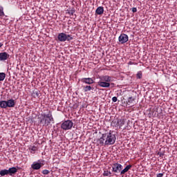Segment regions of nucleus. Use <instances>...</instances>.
<instances>
[{
    "label": "nucleus",
    "instance_id": "nucleus-1",
    "mask_svg": "<svg viewBox=\"0 0 177 177\" xmlns=\"http://www.w3.org/2000/svg\"><path fill=\"white\" fill-rule=\"evenodd\" d=\"M111 81H113L111 80V77L109 75L101 76L97 82V85L101 88H110V82Z\"/></svg>",
    "mask_w": 177,
    "mask_h": 177
},
{
    "label": "nucleus",
    "instance_id": "nucleus-2",
    "mask_svg": "<svg viewBox=\"0 0 177 177\" xmlns=\"http://www.w3.org/2000/svg\"><path fill=\"white\" fill-rule=\"evenodd\" d=\"M103 138H105L104 145H114L115 140H117L115 135L113 133V131L103 133Z\"/></svg>",
    "mask_w": 177,
    "mask_h": 177
},
{
    "label": "nucleus",
    "instance_id": "nucleus-3",
    "mask_svg": "<svg viewBox=\"0 0 177 177\" xmlns=\"http://www.w3.org/2000/svg\"><path fill=\"white\" fill-rule=\"evenodd\" d=\"M41 117L42 118L40 122H44V125H46V127L50 124V121H53V117L52 116V112L50 111H48V114H41Z\"/></svg>",
    "mask_w": 177,
    "mask_h": 177
},
{
    "label": "nucleus",
    "instance_id": "nucleus-4",
    "mask_svg": "<svg viewBox=\"0 0 177 177\" xmlns=\"http://www.w3.org/2000/svg\"><path fill=\"white\" fill-rule=\"evenodd\" d=\"M17 173V168L15 167H10L8 169H4L0 171V176H5V175H10V176H13Z\"/></svg>",
    "mask_w": 177,
    "mask_h": 177
},
{
    "label": "nucleus",
    "instance_id": "nucleus-5",
    "mask_svg": "<svg viewBox=\"0 0 177 177\" xmlns=\"http://www.w3.org/2000/svg\"><path fill=\"white\" fill-rule=\"evenodd\" d=\"M57 39L59 42H66V41H68L73 40V35L61 32L58 34Z\"/></svg>",
    "mask_w": 177,
    "mask_h": 177
},
{
    "label": "nucleus",
    "instance_id": "nucleus-6",
    "mask_svg": "<svg viewBox=\"0 0 177 177\" xmlns=\"http://www.w3.org/2000/svg\"><path fill=\"white\" fill-rule=\"evenodd\" d=\"M74 125V123L71 120H65L61 124L62 129L64 131H68V129H71Z\"/></svg>",
    "mask_w": 177,
    "mask_h": 177
},
{
    "label": "nucleus",
    "instance_id": "nucleus-7",
    "mask_svg": "<svg viewBox=\"0 0 177 177\" xmlns=\"http://www.w3.org/2000/svg\"><path fill=\"white\" fill-rule=\"evenodd\" d=\"M129 39V37L127 36V34H124V33H122L118 37V41L120 44H127Z\"/></svg>",
    "mask_w": 177,
    "mask_h": 177
},
{
    "label": "nucleus",
    "instance_id": "nucleus-8",
    "mask_svg": "<svg viewBox=\"0 0 177 177\" xmlns=\"http://www.w3.org/2000/svg\"><path fill=\"white\" fill-rule=\"evenodd\" d=\"M81 82L83 84H86L87 85H92L95 83V81L91 77H83L80 80Z\"/></svg>",
    "mask_w": 177,
    "mask_h": 177
},
{
    "label": "nucleus",
    "instance_id": "nucleus-9",
    "mask_svg": "<svg viewBox=\"0 0 177 177\" xmlns=\"http://www.w3.org/2000/svg\"><path fill=\"white\" fill-rule=\"evenodd\" d=\"M112 169L113 172H121L122 170V166L120 163H115L112 166Z\"/></svg>",
    "mask_w": 177,
    "mask_h": 177
},
{
    "label": "nucleus",
    "instance_id": "nucleus-10",
    "mask_svg": "<svg viewBox=\"0 0 177 177\" xmlns=\"http://www.w3.org/2000/svg\"><path fill=\"white\" fill-rule=\"evenodd\" d=\"M10 55L6 52L0 53V62H6Z\"/></svg>",
    "mask_w": 177,
    "mask_h": 177
},
{
    "label": "nucleus",
    "instance_id": "nucleus-11",
    "mask_svg": "<svg viewBox=\"0 0 177 177\" xmlns=\"http://www.w3.org/2000/svg\"><path fill=\"white\" fill-rule=\"evenodd\" d=\"M44 167V164L41 162H33V164L31 165V168L35 170L41 169Z\"/></svg>",
    "mask_w": 177,
    "mask_h": 177
},
{
    "label": "nucleus",
    "instance_id": "nucleus-12",
    "mask_svg": "<svg viewBox=\"0 0 177 177\" xmlns=\"http://www.w3.org/2000/svg\"><path fill=\"white\" fill-rule=\"evenodd\" d=\"M15 104L16 103L15 102V100L11 99V100H7V107H9V108L15 107Z\"/></svg>",
    "mask_w": 177,
    "mask_h": 177
},
{
    "label": "nucleus",
    "instance_id": "nucleus-13",
    "mask_svg": "<svg viewBox=\"0 0 177 177\" xmlns=\"http://www.w3.org/2000/svg\"><path fill=\"white\" fill-rule=\"evenodd\" d=\"M103 13H104V8L100 6L98 7L96 10H95V15H103Z\"/></svg>",
    "mask_w": 177,
    "mask_h": 177
},
{
    "label": "nucleus",
    "instance_id": "nucleus-14",
    "mask_svg": "<svg viewBox=\"0 0 177 177\" xmlns=\"http://www.w3.org/2000/svg\"><path fill=\"white\" fill-rule=\"evenodd\" d=\"M132 168V166L131 165H127L123 170L120 171V175H124L126 174V172H128L129 169Z\"/></svg>",
    "mask_w": 177,
    "mask_h": 177
},
{
    "label": "nucleus",
    "instance_id": "nucleus-15",
    "mask_svg": "<svg viewBox=\"0 0 177 177\" xmlns=\"http://www.w3.org/2000/svg\"><path fill=\"white\" fill-rule=\"evenodd\" d=\"M84 92H89V91H93L95 89L93 87L87 85V86H82Z\"/></svg>",
    "mask_w": 177,
    "mask_h": 177
},
{
    "label": "nucleus",
    "instance_id": "nucleus-16",
    "mask_svg": "<svg viewBox=\"0 0 177 177\" xmlns=\"http://www.w3.org/2000/svg\"><path fill=\"white\" fill-rule=\"evenodd\" d=\"M1 109H6L8 107L7 101L3 100L0 102Z\"/></svg>",
    "mask_w": 177,
    "mask_h": 177
},
{
    "label": "nucleus",
    "instance_id": "nucleus-17",
    "mask_svg": "<svg viewBox=\"0 0 177 177\" xmlns=\"http://www.w3.org/2000/svg\"><path fill=\"white\" fill-rule=\"evenodd\" d=\"M127 121L126 119H120L118 120V125L120 127H123L125 124V122Z\"/></svg>",
    "mask_w": 177,
    "mask_h": 177
},
{
    "label": "nucleus",
    "instance_id": "nucleus-18",
    "mask_svg": "<svg viewBox=\"0 0 177 177\" xmlns=\"http://www.w3.org/2000/svg\"><path fill=\"white\" fill-rule=\"evenodd\" d=\"M106 140V138L103 137V134L102 135V138H100L98 140L99 144L101 145V146H103L104 145V141Z\"/></svg>",
    "mask_w": 177,
    "mask_h": 177
},
{
    "label": "nucleus",
    "instance_id": "nucleus-19",
    "mask_svg": "<svg viewBox=\"0 0 177 177\" xmlns=\"http://www.w3.org/2000/svg\"><path fill=\"white\" fill-rule=\"evenodd\" d=\"M5 17V12H3V7L0 6V18Z\"/></svg>",
    "mask_w": 177,
    "mask_h": 177
},
{
    "label": "nucleus",
    "instance_id": "nucleus-20",
    "mask_svg": "<svg viewBox=\"0 0 177 177\" xmlns=\"http://www.w3.org/2000/svg\"><path fill=\"white\" fill-rule=\"evenodd\" d=\"M6 78V74L5 73H0V82L3 81Z\"/></svg>",
    "mask_w": 177,
    "mask_h": 177
},
{
    "label": "nucleus",
    "instance_id": "nucleus-21",
    "mask_svg": "<svg viewBox=\"0 0 177 177\" xmlns=\"http://www.w3.org/2000/svg\"><path fill=\"white\" fill-rule=\"evenodd\" d=\"M133 102H135V99L132 97H129L128 99V103L129 104H132V103H133Z\"/></svg>",
    "mask_w": 177,
    "mask_h": 177
},
{
    "label": "nucleus",
    "instance_id": "nucleus-22",
    "mask_svg": "<svg viewBox=\"0 0 177 177\" xmlns=\"http://www.w3.org/2000/svg\"><path fill=\"white\" fill-rule=\"evenodd\" d=\"M142 71L138 72V73L136 75V77L138 78V80H140V79H142Z\"/></svg>",
    "mask_w": 177,
    "mask_h": 177
},
{
    "label": "nucleus",
    "instance_id": "nucleus-23",
    "mask_svg": "<svg viewBox=\"0 0 177 177\" xmlns=\"http://www.w3.org/2000/svg\"><path fill=\"white\" fill-rule=\"evenodd\" d=\"M41 174H43V175H49V174H50V171H49V170L48 169H44L41 171Z\"/></svg>",
    "mask_w": 177,
    "mask_h": 177
},
{
    "label": "nucleus",
    "instance_id": "nucleus-24",
    "mask_svg": "<svg viewBox=\"0 0 177 177\" xmlns=\"http://www.w3.org/2000/svg\"><path fill=\"white\" fill-rule=\"evenodd\" d=\"M30 150H31V151H37V150H38V147H37L36 146H32Z\"/></svg>",
    "mask_w": 177,
    "mask_h": 177
},
{
    "label": "nucleus",
    "instance_id": "nucleus-25",
    "mask_svg": "<svg viewBox=\"0 0 177 177\" xmlns=\"http://www.w3.org/2000/svg\"><path fill=\"white\" fill-rule=\"evenodd\" d=\"M111 174V172H110L109 171H104L103 175H104V176H109Z\"/></svg>",
    "mask_w": 177,
    "mask_h": 177
},
{
    "label": "nucleus",
    "instance_id": "nucleus-26",
    "mask_svg": "<svg viewBox=\"0 0 177 177\" xmlns=\"http://www.w3.org/2000/svg\"><path fill=\"white\" fill-rule=\"evenodd\" d=\"M33 96H34V97H38V96H39V92H38V91L34 92Z\"/></svg>",
    "mask_w": 177,
    "mask_h": 177
},
{
    "label": "nucleus",
    "instance_id": "nucleus-27",
    "mask_svg": "<svg viewBox=\"0 0 177 177\" xmlns=\"http://www.w3.org/2000/svg\"><path fill=\"white\" fill-rule=\"evenodd\" d=\"M132 12H133V13H136V12H138V9L136 8H133Z\"/></svg>",
    "mask_w": 177,
    "mask_h": 177
},
{
    "label": "nucleus",
    "instance_id": "nucleus-28",
    "mask_svg": "<svg viewBox=\"0 0 177 177\" xmlns=\"http://www.w3.org/2000/svg\"><path fill=\"white\" fill-rule=\"evenodd\" d=\"M68 14H69L71 16H73V15H74V10H71V11L68 12Z\"/></svg>",
    "mask_w": 177,
    "mask_h": 177
},
{
    "label": "nucleus",
    "instance_id": "nucleus-29",
    "mask_svg": "<svg viewBox=\"0 0 177 177\" xmlns=\"http://www.w3.org/2000/svg\"><path fill=\"white\" fill-rule=\"evenodd\" d=\"M164 176V174L160 173L156 175V177H162Z\"/></svg>",
    "mask_w": 177,
    "mask_h": 177
},
{
    "label": "nucleus",
    "instance_id": "nucleus-30",
    "mask_svg": "<svg viewBox=\"0 0 177 177\" xmlns=\"http://www.w3.org/2000/svg\"><path fill=\"white\" fill-rule=\"evenodd\" d=\"M112 101H113L114 103H115V102H117V97H113L112 98Z\"/></svg>",
    "mask_w": 177,
    "mask_h": 177
},
{
    "label": "nucleus",
    "instance_id": "nucleus-31",
    "mask_svg": "<svg viewBox=\"0 0 177 177\" xmlns=\"http://www.w3.org/2000/svg\"><path fill=\"white\" fill-rule=\"evenodd\" d=\"M158 154L160 156V157H162V156H164V153H158Z\"/></svg>",
    "mask_w": 177,
    "mask_h": 177
},
{
    "label": "nucleus",
    "instance_id": "nucleus-32",
    "mask_svg": "<svg viewBox=\"0 0 177 177\" xmlns=\"http://www.w3.org/2000/svg\"><path fill=\"white\" fill-rule=\"evenodd\" d=\"M3 46V43H0V48H2Z\"/></svg>",
    "mask_w": 177,
    "mask_h": 177
},
{
    "label": "nucleus",
    "instance_id": "nucleus-33",
    "mask_svg": "<svg viewBox=\"0 0 177 177\" xmlns=\"http://www.w3.org/2000/svg\"><path fill=\"white\" fill-rule=\"evenodd\" d=\"M129 64L132 65V64H133V62H129Z\"/></svg>",
    "mask_w": 177,
    "mask_h": 177
}]
</instances>
